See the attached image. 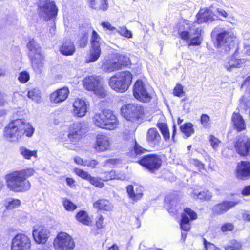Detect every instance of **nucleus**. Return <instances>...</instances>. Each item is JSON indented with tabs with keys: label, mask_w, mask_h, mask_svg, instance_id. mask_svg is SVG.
I'll use <instances>...</instances> for the list:
<instances>
[{
	"label": "nucleus",
	"mask_w": 250,
	"mask_h": 250,
	"mask_svg": "<svg viewBox=\"0 0 250 250\" xmlns=\"http://www.w3.org/2000/svg\"><path fill=\"white\" fill-rule=\"evenodd\" d=\"M240 203L238 200L230 201H225L222 202L221 204L222 207L223 208L224 212H226L228 210L231 209V208L236 206L237 204Z\"/></svg>",
	"instance_id": "37998d69"
},
{
	"label": "nucleus",
	"mask_w": 250,
	"mask_h": 250,
	"mask_svg": "<svg viewBox=\"0 0 250 250\" xmlns=\"http://www.w3.org/2000/svg\"><path fill=\"white\" fill-rule=\"evenodd\" d=\"M76 218L84 225L91 226L92 225V219L85 211L81 210L78 212L76 215Z\"/></svg>",
	"instance_id": "2f4dec72"
},
{
	"label": "nucleus",
	"mask_w": 250,
	"mask_h": 250,
	"mask_svg": "<svg viewBox=\"0 0 250 250\" xmlns=\"http://www.w3.org/2000/svg\"><path fill=\"white\" fill-rule=\"evenodd\" d=\"M165 207L169 212L173 214L176 213L177 210L178 198L175 195L167 196L165 199Z\"/></svg>",
	"instance_id": "b1692460"
},
{
	"label": "nucleus",
	"mask_w": 250,
	"mask_h": 250,
	"mask_svg": "<svg viewBox=\"0 0 250 250\" xmlns=\"http://www.w3.org/2000/svg\"><path fill=\"white\" fill-rule=\"evenodd\" d=\"M61 53L66 56L72 55L75 52V47L73 42L69 39H66L60 48Z\"/></svg>",
	"instance_id": "393cba45"
},
{
	"label": "nucleus",
	"mask_w": 250,
	"mask_h": 250,
	"mask_svg": "<svg viewBox=\"0 0 250 250\" xmlns=\"http://www.w3.org/2000/svg\"><path fill=\"white\" fill-rule=\"evenodd\" d=\"M212 212L215 214H222L224 213L221 204H218L215 205L212 208Z\"/></svg>",
	"instance_id": "6e6d98bb"
},
{
	"label": "nucleus",
	"mask_w": 250,
	"mask_h": 250,
	"mask_svg": "<svg viewBox=\"0 0 250 250\" xmlns=\"http://www.w3.org/2000/svg\"><path fill=\"white\" fill-rule=\"evenodd\" d=\"M232 123L234 128L239 132L244 130L246 128L245 121L242 116L238 112L233 113Z\"/></svg>",
	"instance_id": "a878e982"
},
{
	"label": "nucleus",
	"mask_w": 250,
	"mask_h": 250,
	"mask_svg": "<svg viewBox=\"0 0 250 250\" xmlns=\"http://www.w3.org/2000/svg\"><path fill=\"white\" fill-rule=\"evenodd\" d=\"M135 195L133 196V197L135 199H137V201L141 199L143 195V188L142 186H136L135 187Z\"/></svg>",
	"instance_id": "3c124183"
},
{
	"label": "nucleus",
	"mask_w": 250,
	"mask_h": 250,
	"mask_svg": "<svg viewBox=\"0 0 250 250\" xmlns=\"http://www.w3.org/2000/svg\"><path fill=\"white\" fill-rule=\"evenodd\" d=\"M20 152L21 155L26 159H30L32 156L37 157L36 151H31L25 147H20Z\"/></svg>",
	"instance_id": "a19ab883"
},
{
	"label": "nucleus",
	"mask_w": 250,
	"mask_h": 250,
	"mask_svg": "<svg viewBox=\"0 0 250 250\" xmlns=\"http://www.w3.org/2000/svg\"><path fill=\"white\" fill-rule=\"evenodd\" d=\"M190 163L198 167L199 170H201L204 168V165L198 160L192 159L190 161Z\"/></svg>",
	"instance_id": "0e129e2a"
},
{
	"label": "nucleus",
	"mask_w": 250,
	"mask_h": 250,
	"mask_svg": "<svg viewBox=\"0 0 250 250\" xmlns=\"http://www.w3.org/2000/svg\"><path fill=\"white\" fill-rule=\"evenodd\" d=\"M74 160L75 163L77 164L82 166H87L93 167H94L97 164V163L95 160H92L90 162H87L86 161H83V160L80 157H75Z\"/></svg>",
	"instance_id": "a18cd8bd"
},
{
	"label": "nucleus",
	"mask_w": 250,
	"mask_h": 250,
	"mask_svg": "<svg viewBox=\"0 0 250 250\" xmlns=\"http://www.w3.org/2000/svg\"><path fill=\"white\" fill-rule=\"evenodd\" d=\"M84 87L88 90L92 91L98 96L104 97L105 90L102 84L101 78L98 76H90L83 81Z\"/></svg>",
	"instance_id": "423d86ee"
},
{
	"label": "nucleus",
	"mask_w": 250,
	"mask_h": 250,
	"mask_svg": "<svg viewBox=\"0 0 250 250\" xmlns=\"http://www.w3.org/2000/svg\"><path fill=\"white\" fill-rule=\"evenodd\" d=\"M182 40H188L190 37V30L189 31H183L179 33Z\"/></svg>",
	"instance_id": "69168bd1"
},
{
	"label": "nucleus",
	"mask_w": 250,
	"mask_h": 250,
	"mask_svg": "<svg viewBox=\"0 0 250 250\" xmlns=\"http://www.w3.org/2000/svg\"><path fill=\"white\" fill-rule=\"evenodd\" d=\"M101 25L104 29L109 30L110 31H114L116 30V28L112 26V25L108 22H103L101 23Z\"/></svg>",
	"instance_id": "e2e57ef3"
},
{
	"label": "nucleus",
	"mask_w": 250,
	"mask_h": 250,
	"mask_svg": "<svg viewBox=\"0 0 250 250\" xmlns=\"http://www.w3.org/2000/svg\"><path fill=\"white\" fill-rule=\"evenodd\" d=\"M236 37L231 30H222L216 37L217 48H223L226 50L233 46V42Z\"/></svg>",
	"instance_id": "6e6552de"
},
{
	"label": "nucleus",
	"mask_w": 250,
	"mask_h": 250,
	"mask_svg": "<svg viewBox=\"0 0 250 250\" xmlns=\"http://www.w3.org/2000/svg\"><path fill=\"white\" fill-rule=\"evenodd\" d=\"M86 125L84 122H77L70 127L69 132L66 136L70 141L76 143L82 137L86 131Z\"/></svg>",
	"instance_id": "ddd939ff"
},
{
	"label": "nucleus",
	"mask_w": 250,
	"mask_h": 250,
	"mask_svg": "<svg viewBox=\"0 0 250 250\" xmlns=\"http://www.w3.org/2000/svg\"><path fill=\"white\" fill-rule=\"evenodd\" d=\"M89 182L91 184L98 188H102L104 186V184L101 181H99L98 179L95 177H91Z\"/></svg>",
	"instance_id": "680f3d73"
},
{
	"label": "nucleus",
	"mask_w": 250,
	"mask_h": 250,
	"mask_svg": "<svg viewBox=\"0 0 250 250\" xmlns=\"http://www.w3.org/2000/svg\"><path fill=\"white\" fill-rule=\"evenodd\" d=\"M202 29L200 28H197L195 30L190 29V42L188 45H199L200 44L202 41L201 34Z\"/></svg>",
	"instance_id": "bb28decb"
},
{
	"label": "nucleus",
	"mask_w": 250,
	"mask_h": 250,
	"mask_svg": "<svg viewBox=\"0 0 250 250\" xmlns=\"http://www.w3.org/2000/svg\"><path fill=\"white\" fill-rule=\"evenodd\" d=\"M58 9L54 1L50 0H41L39 5V14L46 19L55 17Z\"/></svg>",
	"instance_id": "9b49d317"
},
{
	"label": "nucleus",
	"mask_w": 250,
	"mask_h": 250,
	"mask_svg": "<svg viewBox=\"0 0 250 250\" xmlns=\"http://www.w3.org/2000/svg\"><path fill=\"white\" fill-rule=\"evenodd\" d=\"M107 174L106 176L100 178L103 181H107L112 179L120 180H128L129 177L125 175L124 173H104Z\"/></svg>",
	"instance_id": "c756f323"
},
{
	"label": "nucleus",
	"mask_w": 250,
	"mask_h": 250,
	"mask_svg": "<svg viewBox=\"0 0 250 250\" xmlns=\"http://www.w3.org/2000/svg\"><path fill=\"white\" fill-rule=\"evenodd\" d=\"M27 46L33 69L36 73H41L43 67L42 61L44 57L41 53L40 46L34 39L30 40Z\"/></svg>",
	"instance_id": "39448f33"
},
{
	"label": "nucleus",
	"mask_w": 250,
	"mask_h": 250,
	"mask_svg": "<svg viewBox=\"0 0 250 250\" xmlns=\"http://www.w3.org/2000/svg\"><path fill=\"white\" fill-rule=\"evenodd\" d=\"M191 196L195 199H199L201 200H209L212 197V194L208 190L201 192L193 191L191 193Z\"/></svg>",
	"instance_id": "72a5a7b5"
},
{
	"label": "nucleus",
	"mask_w": 250,
	"mask_h": 250,
	"mask_svg": "<svg viewBox=\"0 0 250 250\" xmlns=\"http://www.w3.org/2000/svg\"><path fill=\"white\" fill-rule=\"evenodd\" d=\"M89 4L91 8L105 11L108 7L107 0H89Z\"/></svg>",
	"instance_id": "7c9ffc66"
},
{
	"label": "nucleus",
	"mask_w": 250,
	"mask_h": 250,
	"mask_svg": "<svg viewBox=\"0 0 250 250\" xmlns=\"http://www.w3.org/2000/svg\"><path fill=\"white\" fill-rule=\"evenodd\" d=\"M69 91L67 88L58 89L50 94V100L52 103L58 104L64 101L68 97Z\"/></svg>",
	"instance_id": "412c9836"
},
{
	"label": "nucleus",
	"mask_w": 250,
	"mask_h": 250,
	"mask_svg": "<svg viewBox=\"0 0 250 250\" xmlns=\"http://www.w3.org/2000/svg\"><path fill=\"white\" fill-rule=\"evenodd\" d=\"M146 150L143 148L142 146H139L138 144H136L134 146V151L136 155H140L142 153H144L145 151H146Z\"/></svg>",
	"instance_id": "338daca9"
},
{
	"label": "nucleus",
	"mask_w": 250,
	"mask_h": 250,
	"mask_svg": "<svg viewBox=\"0 0 250 250\" xmlns=\"http://www.w3.org/2000/svg\"><path fill=\"white\" fill-rule=\"evenodd\" d=\"M193 125L190 123L184 124L180 127L181 131L187 136H190L194 133Z\"/></svg>",
	"instance_id": "58836bf2"
},
{
	"label": "nucleus",
	"mask_w": 250,
	"mask_h": 250,
	"mask_svg": "<svg viewBox=\"0 0 250 250\" xmlns=\"http://www.w3.org/2000/svg\"><path fill=\"white\" fill-rule=\"evenodd\" d=\"M110 138L108 135L99 134L97 135L94 148L97 151H104L110 148Z\"/></svg>",
	"instance_id": "6ab92c4d"
},
{
	"label": "nucleus",
	"mask_w": 250,
	"mask_h": 250,
	"mask_svg": "<svg viewBox=\"0 0 250 250\" xmlns=\"http://www.w3.org/2000/svg\"><path fill=\"white\" fill-rule=\"evenodd\" d=\"M132 79V74L129 71L121 72L110 78L109 85L115 91L124 92L128 89Z\"/></svg>",
	"instance_id": "20e7f679"
},
{
	"label": "nucleus",
	"mask_w": 250,
	"mask_h": 250,
	"mask_svg": "<svg viewBox=\"0 0 250 250\" xmlns=\"http://www.w3.org/2000/svg\"><path fill=\"white\" fill-rule=\"evenodd\" d=\"M196 17L198 23L211 22L216 18L215 14L208 8L201 9L197 14Z\"/></svg>",
	"instance_id": "4be33fe9"
},
{
	"label": "nucleus",
	"mask_w": 250,
	"mask_h": 250,
	"mask_svg": "<svg viewBox=\"0 0 250 250\" xmlns=\"http://www.w3.org/2000/svg\"><path fill=\"white\" fill-rule=\"evenodd\" d=\"M184 93L183 87L181 84H177L173 89V94L177 97H181Z\"/></svg>",
	"instance_id": "603ef678"
},
{
	"label": "nucleus",
	"mask_w": 250,
	"mask_h": 250,
	"mask_svg": "<svg viewBox=\"0 0 250 250\" xmlns=\"http://www.w3.org/2000/svg\"><path fill=\"white\" fill-rule=\"evenodd\" d=\"M32 234L35 241L38 244H44L47 241L50 234L49 229L43 226L36 227Z\"/></svg>",
	"instance_id": "f3484780"
},
{
	"label": "nucleus",
	"mask_w": 250,
	"mask_h": 250,
	"mask_svg": "<svg viewBox=\"0 0 250 250\" xmlns=\"http://www.w3.org/2000/svg\"><path fill=\"white\" fill-rule=\"evenodd\" d=\"M101 49L100 47L91 46L89 55L86 57L85 62L86 63H91L96 61L100 56Z\"/></svg>",
	"instance_id": "c85d7f7f"
},
{
	"label": "nucleus",
	"mask_w": 250,
	"mask_h": 250,
	"mask_svg": "<svg viewBox=\"0 0 250 250\" xmlns=\"http://www.w3.org/2000/svg\"><path fill=\"white\" fill-rule=\"evenodd\" d=\"M209 140L212 148L215 150H217L221 141L218 138L211 135L209 136Z\"/></svg>",
	"instance_id": "8fccbe9b"
},
{
	"label": "nucleus",
	"mask_w": 250,
	"mask_h": 250,
	"mask_svg": "<svg viewBox=\"0 0 250 250\" xmlns=\"http://www.w3.org/2000/svg\"><path fill=\"white\" fill-rule=\"evenodd\" d=\"M127 192L129 197L133 201H136L137 199H135L133 196L135 195V188L132 185H128L126 188Z\"/></svg>",
	"instance_id": "864d4df0"
},
{
	"label": "nucleus",
	"mask_w": 250,
	"mask_h": 250,
	"mask_svg": "<svg viewBox=\"0 0 250 250\" xmlns=\"http://www.w3.org/2000/svg\"><path fill=\"white\" fill-rule=\"evenodd\" d=\"M62 204L65 209L69 211H73L77 208L72 201L66 198L63 199Z\"/></svg>",
	"instance_id": "49530a36"
},
{
	"label": "nucleus",
	"mask_w": 250,
	"mask_h": 250,
	"mask_svg": "<svg viewBox=\"0 0 250 250\" xmlns=\"http://www.w3.org/2000/svg\"><path fill=\"white\" fill-rule=\"evenodd\" d=\"M101 38L99 35L95 31L93 30L91 38V46L100 47V41Z\"/></svg>",
	"instance_id": "c03bdc74"
},
{
	"label": "nucleus",
	"mask_w": 250,
	"mask_h": 250,
	"mask_svg": "<svg viewBox=\"0 0 250 250\" xmlns=\"http://www.w3.org/2000/svg\"><path fill=\"white\" fill-rule=\"evenodd\" d=\"M180 227L183 231H188L190 229V220H195L197 215L196 213L189 208L184 209V212L182 214Z\"/></svg>",
	"instance_id": "dca6fc26"
},
{
	"label": "nucleus",
	"mask_w": 250,
	"mask_h": 250,
	"mask_svg": "<svg viewBox=\"0 0 250 250\" xmlns=\"http://www.w3.org/2000/svg\"><path fill=\"white\" fill-rule=\"evenodd\" d=\"M233 229L234 226L232 223H227L222 226L221 229L223 232H226L227 231H231Z\"/></svg>",
	"instance_id": "13d9d810"
},
{
	"label": "nucleus",
	"mask_w": 250,
	"mask_h": 250,
	"mask_svg": "<svg viewBox=\"0 0 250 250\" xmlns=\"http://www.w3.org/2000/svg\"><path fill=\"white\" fill-rule=\"evenodd\" d=\"M236 172H250V162L247 161H241L238 162Z\"/></svg>",
	"instance_id": "4c0bfd02"
},
{
	"label": "nucleus",
	"mask_w": 250,
	"mask_h": 250,
	"mask_svg": "<svg viewBox=\"0 0 250 250\" xmlns=\"http://www.w3.org/2000/svg\"><path fill=\"white\" fill-rule=\"evenodd\" d=\"M29 74L26 71H23L21 72L18 76L19 81L22 83H24L27 82L29 81Z\"/></svg>",
	"instance_id": "09e8293b"
},
{
	"label": "nucleus",
	"mask_w": 250,
	"mask_h": 250,
	"mask_svg": "<svg viewBox=\"0 0 250 250\" xmlns=\"http://www.w3.org/2000/svg\"><path fill=\"white\" fill-rule=\"evenodd\" d=\"M146 141L152 148L157 147L160 145L161 137L156 128L148 129L146 134Z\"/></svg>",
	"instance_id": "aec40b11"
},
{
	"label": "nucleus",
	"mask_w": 250,
	"mask_h": 250,
	"mask_svg": "<svg viewBox=\"0 0 250 250\" xmlns=\"http://www.w3.org/2000/svg\"><path fill=\"white\" fill-rule=\"evenodd\" d=\"M73 107L72 113L74 115L83 117L87 112L88 104L85 100L77 98L73 103Z\"/></svg>",
	"instance_id": "a211bd4d"
},
{
	"label": "nucleus",
	"mask_w": 250,
	"mask_h": 250,
	"mask_svg": "<svg viewBox=\"0 0 250 250\" xmlns=\"http://www.w3.org/2000/svg\"><path fill=\"white\" fill-rule=\"evenodd\" d=\"M121 111L125 119L132 122L140 118L144 113L143 107L136 104H125L121 107Z\"/></svg>",
	"instance_id": "0eeeda50"
},
{
	"label": "nucleus",
	"mask_w": 250,
	"mask_h": 250,
	"mask_svg": "<svg viewBox=\"0 0 250 250\" xmlns=\"http://www.w3.org/2000/svg\"><path fill=\"white\" fill-rule=\"evenodd\" d=\"M157 127L160 130L164 139L167 141L170 138V133L167 125L164 123L157 124Z\"/></svg>",
	"instance_id": "ea45409f"
},
{
	"label": "nucleus",
	"mask_w": 250,
	"mask_h": 250,
	"mask_svg": "<svg viewBox=\"0 0 250 250\" xmlns=\"http://www.w3.org/2000/svg\"><path fill=\"white\" fill-rule=\"evenodd\" d=\"M35 131L31 124L22 119H16L10 122L5 127L4 136L9 141H18L24 136L31 137Z\"/></svg>",
	"instance_id": "f257e3e1"
},
{
	"label": "nucleus",
	"mask_w": 250,
	"mask_h": 250,
	"mask_svg": "<svg viewBox=\"0 0 250 250\" xmlns=\"http://www.w3.org/2000/svg\"><path fill=\"white\" fill-rule=\"evenodd\" d=\"M21 202L20 200L8 198L4 201V206L7 210H12L20 206Z\"/></svg>",
	"instance_id": "c9c22d12"
},
{
	"label": "nucleus",
	"mask_w": 250,
	"mask_h": 250,
	"mask_svg": "<svg viewBox=\"0 0 250 250\" xmlns=\"http://www.w3.org/2000/svg\"><path fill=\"white\" fill-rule=\"evenodd\" d=\"M27 96L29 98L37 103H40L42 101L41 92L38 88H34L29 90Z\"/></svg>",
	"instance_id": "f704fd0d"
},
{
	"label": "nucleus",
	"mask_w": 250,
	"mask_h": 250,
	"mask_svg": "<svg viewBox=\"0 0 250 250\" xmlns=\"http://www.w3.org/2000/svg\"><path fill=\"white\" fill-rule=\"evenodd\" d=\"M138 162L149 170L153 171L161 167L162 161L160 155L151 154L143 156Z\"/></svg>",
	"instance_id": "f8f14e48"
},
{
	"label": "nucleus",
	"mask_w": 250,
	"mask_h": 250,
	"mask_svg": "<svg viewBox=\"0 0 250 250\" xmlns=\"http://www.w3.org/2000/svg\"><path fill=\"white\" fill-rule=\"evenodd\" d=\"M225 250H242V244L235 240L230 241L228 245L225 247Z\"/></svg>",
	"instance_id": "79ce46f5"
},
{
	"label": "nucleus",
	"mask_w": 250,
	"mask_h": 250,
	"mask_svg": "<svg viewBox=\"0 0 250 250\" xmlns=\"http://www.w3.org/2000/svg\"><path fill=\"white\" fill-rule=\"evenodd\" d=\"M129 61V58L125 56L120 55L117 62L120 65L121 68L123 66L127 64Z\"/></svg>",
	"instance_id": "5fc2aeb1"
},
{
	"label": "nucleus",
	"mask_w": 250,
	"mask_h": 250,
	"mask_svg": "<svg viewBox=\"0 0 250 250\" xmlns=\"http://www.w3.org/2000/svg\"><path fill=\"white\" fill-rule=\"evenodd\" d=\"M133 95L138 100L143 102H149L152 99L150 90L141 80H137L133 87Z\"/></svg>",
	"instance_id": "9d476101"
},
{
	"label": "nucleus",
	"mask_w": 250,
	"mask_h": 250,
	"mask_svg": "<svg viewBox=\"0 0 250 250\" xmlns=\"http://www.w3.org/2000/svg\"><path fill=\"white\" fill-rule=\"evenodd\" d=\"M93 206L99 210L109 211L112 209V206L109 201L104 199H101L95 202Z\"/></svg>",
	"instance_id": "473e14b6"
},
{
	"label": "nucleus",
	"mask_w": 250,
	"mask_h": 250,
	"mask_svg": "<svg viewBox=\"0 0 250 250\" xmlns=\"http://www.w3.org/2000/svg\"><path fill=\"white\" fill-rule=\"evenodd\" d=\"M241 193L244 196H250V185L246 186L242 190Z\"/></svg>",
	"instance_id": "774afa93"
},
{
	"label": "nucleus",
	"mask_w": 250,
	"mask_h": 250,
	"mask_svg": "<svg viewBox=\"0 0 250 250\" xmlns=\"http://www.w3.org/2000/svg\"><path fill=\"white\" fill-rule=\"evenodd\" d=\"M92 122L96 126L108 130L115 129L118 125L116 117L109 110L95 113Z\"/></svg>",
	"instance_id": "7ed1b4c3"
},
{
	"label": "nucleus",
	"mask_w": 250,
	"mask_h": 250,
	"mask_svg": "<svg viewBox=\"0 0 250 250\" xmlns=\"http://www.w3.org/2000/svg\"><path fill=\"white\" fill-rule=\"evenodd\" d=\"M248 61L246 58L239 59L232 56L225 62L224 66L228 70L230 71L232 68L244 66Z\"/></svg>",
	"instance_id": "5701e85b"
},
{
	"label": "nucleus",
	"mask_w": 250,
	"mask_h": 250,
	"mask_svg": "<svg viewBox=\"0 0 250 250\" xmlns=\"http://www.w3.org/2000/svg\"><path fill=\"white\" fill-rule=\"evenodd\" d=\"M30 247V239L24 234H18L12 240L11 250H29Z\"/></svg>",
	"instance_id": "4468645a"
},
{
	"label": "nucleus",
	"mask_w": 250,
	"mask_h": 250,
	"mask_svg": "<svg viewBox=\"0 0 250 250\" xmlns=\"http://www.w3.org/2000/svg\"><path fill=\"white\" fill-rule=\"evenodd\" d=\"M236 178L242 180L250 179V173H236Z\"/></svg>",
	"instance_id": "052dcab7"
},
{
	"label": "nucleus",
	"mask_w": 250,
	"mask_h": 250,
	"mask_svg": "<svg viewBox=\"0 0 250 250\" xmlns=\"http://www.w3.org/2000/svg\"><path fill=\"white\" fill-rule=\"evenodd\" d=\"M102 68L105 72H110L121 69V66L113 60H107L103 64Z\"/></svg>",
	"instance_id": "cd10ccee"
},
{
	"label": "nucleus",
	"mask_w": 250,
	"mask_h": 250,
	"mask_svg": "<svg viewBox=\"0 0 250 250\" xmlns=\"http://www.w3.org/2000/svg\"><path fill=\"white\" fill-rule=\"evenodd\" d=\"M210 120L209 117L206 114H202L201 116V123L204 127H207L208 126Z\"/></svg>",
	"instance_id": "4d7b16f0"
},
{
	"label": "nucleus",
	"mask_w": 250,
	"mask_h": 250,
	"mask_svg": "<svg viewBox=\"0 0 250 250\" xmlns=\"http://www.w3.org/2000/svg\"><path fill=\"white\" fill-rule=\"evenodd\" d=\"M116 31L119 33L121 36L125 38H130L132 37V34L131 31L128 30L125 26L120 27L118 30L116 29Z\"/></svg>",
	"instance_id": "de8ad7c7"
},
{
	"label": "nucleus",
	"mask_w": 250,
	"mask_h": 250,
	"mask_svg": "<svg viewBox=\"0 0 250 250\" xmlns=\"http://www.w3.org/2000/svg\"><path fill=\"white\" fill-rule=\"evenodd\" d=\"M88 32L86 29L82 28L81 32L79 33L78 39V42L79 46L81 48H84L87 45L88 38Z\"/></svg>",
	"instance_id": "e433bc0d"
},
{
	"label": "nucleus",
	"mask_w": 250,
	"mask_h": 250,
	"mask_svg": "<svg viewBox=\"0 0 250 250\" xmlns=\"http://www.w3.org/2000/svg\"><path fill=\"white\" fill-rule=\"evenodd\" d=\"M204 244L206 250H219L213 244L208 242L205 239Z\"/></svg>",
	"instance_id": "bf43d9fd"
},
{
	"label": "nucleus",
	"mask_w": 250,
	"mask_h": 250,
	"mask_svg": "<svg viewBox=\"0 0 250 250\" xmlns=\"http://www.w3.org/2000/svg\"><path fill=\"white\" fill-rule=\"evenodd\" d=\"M234 147L237 153L240 156H250V138L245 136H240L234 145Z\"/></svg>",
	"instance_id": "2eb2a0df"
},
{
	"label": "nucleus",
	"mask_w": 250,
	"mask_h": 250,
	"mask_svg": "<svg viewBox=\"0 0 250 250\" xmlns=\"http://www.w3.org/2000/svg\"><path fill=\"white\" fill-rule=\"evenodd\" d=\"M26 173H9L5 176L8 188L16 192H23L28 190L31 187L27 178L31 176Z\"/></svg>",
	"instance_id": "f03ea898"
},
{
	"label": "nucleus",
	"mask_w": 250,
	"mask_h": 250,
	"mask_svg": "<svg viewBox=\"0 0 250 250\" xmlns=\"http://www.w3.org/2000/svg\"><path fill=\"white\" fill-rule=\"evenodd\" d=\"M56 250H73L75 242L72 238L65 232L59 233L53 243Z\"/></svg>",
	"instance_id": "1a4fd4ad"
}]
</instances>
